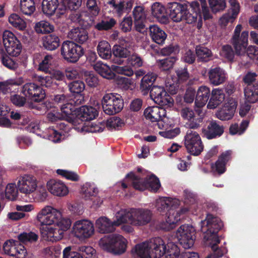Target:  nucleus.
<instances>
[{
  "mask_svg": "<svg viewBox=\"0 0 258 258\" xmlns=\"http://www.w3.org/2000/svg\"><path fill=\"white\" fill-rule=\"evenodd\" d=\"M206 221V227H202V231L205 234V240L209 241L208 245L211 247L213 252L205 258L221 257L226 252V249L224 247L217 246L220 242L217 233L222 228V223L219 218L213 217L212 215L209 214L207 215Z\"/></svg>",
  "mask_w": 258,
  "mask_h": 258,
  "instance_id": "obj_1",
  "label": "nucleus"
},
{
  "mask_svg": "<svg viewBox=\"0 0 258 258\" xmlns=\"http://www.w3.org/2000/svg\"><path fill=\"white\" fill-rule=\"evenodd\" d=\"M34 79L39 83L38 85L34 83H27L24 84L21 89V92L25 97L32 101L39 102L45 97V91L40 86L50 87L53 82L52 77L48 75H35Z\"/></svg>",
  "mask_w": 258,
  "mask_h": 258,
  "instance_id": "obj_2",
  "label": "nucleus"
},
{
  "mask_svg": "<svg viewBox=\"0 0 258 258\" xmlns=\"http://www.w3.org/2000/svg\"><path fill=\"white\" fill-rule=\"evenodd\" d=\"M99 245L102 249L113 255L124 253L126 249V240L119 234H109L100 239Z\"/></svg>",
  "mask_w": 258,
  "mask_h": 258,
  "instance_id": "obj_3",
  "label": "nucleus"
},
{
  "mask_svg": "<svg viewBox=\"0 0 258 258\" xmlns=\"http://www.w3.org/2000/svg\"><path fill=\"white\" fill-rule=\"evenodd\" d=\"M125 178L128 179L136 190L140 191L148 189L157 192L161 186L159 178L154 174L148 176L146 178H142L131 171L126 175Z\"/></svg>",
  "mask_w": 258,
  "mask_h": 258,
  "instance_id": "obj_4",
  "label": "nucleus"
},
{
  "mask_svg": "<svg viewBox=\"0 0 258 258\" xmlns=\"http://www.w3.org/2000/svg\"><path fill=\"white\" fill-rule=\"evenodd\" d=\"M103 111L105 114L112 115L120 112L124 106L122 96L117 93H107L101 100Z\"/></svg>",
  "mask_w": 258,
  "mask_h": 258,
  "instance_id": "obj_5",
  "label": "nucleus"
},
{
  "mask_svg": "<svg viewBox=\"0 0 258 258\" xmlns=\"http://www.w3.org/2000/svg\"><path fill=\"white\" fill-rule=\"evenodd\" d=\"M61 55L68 62L76 63L84 54L81 45L73 41H64L61 46Z\"/></svg>",
  "mask_w": 258,
  "mask_h": 258,
  "instance_id": "obj_6",
  "label": "nucleus"
},
{
  "mask_svg": "<svg viewBox=\"0 0 258 258\" xmlns=\"http://www.w3.org/2000/svg\"><path fill=\"white\" fill-rule=\"evenodd\" d=\"M179 203V201L176 199L162 197L157 200L156 207L159 212H166V216L169 214H176V212L184 214L189 211V209L187 207L181 208L179 211H176Z\"/></svg>",
  "mask_w": 258,
  "mask_h": 258,
  "instance_id": "obj_7",
  "label": "nucleus"
},
{
  "mask_svg": "<svg viewBox=\"0 0 258 258\" xmlns=\"http://www.w3.org/2000/svg\"><path fill=\"white\" fill-rule=\"evenodd\" d=\"M184 145L188 152L194 156L199 155L204 149L200 135L190 130L187 131L184 137Z\"/></svg>",
  "mask_w": 258,
  "mask_h": 258,
  "instance_id": "obj_8",
  "label": "nucleus"
},
{
  "mask_svg": "<svg viewBox=\"0 0 258 258\" xmlns=\"http://www.w3.org/2000/svg\"><path fill=\"white\" fill-rule=\"evenodd\" d=\"M242 28L241 24L237 25L231 38V43L237 55L244 54L246 53V48L248 44V32L244 31L240 35Z\"/></svg>",
  "mask_w": 258,
  "mask_h": 258,
  "instance_id": "obj_9",
  "label": "nucleus"
},
{
  "mask_svg": "<svg viewBox=\"0 0 258 258\" xmlns=\"http://www.w3.org/2000/svg\"><path fill=\"white\" fill-rule=\"evenodd\" d=\"M3 43L9 55L17 56L21 52L22 46L20 40L10 31L5 30L3 35Z\"/></svg>",
  "mask_w": 258,
  "mask_h": 258,
  "instance_id": "obj_10",
  "label": "nucleus"
},
{
  "mask_svg": "<svg viewBox=\"0 0 258 258\" xmlns=\"http://www.w3.org/2000/svg\"><path fill=\"white\" fill-rule=\"evenodd\" d=\"M196 230L192 226L182 225L178 229L177 236L179 243L185 249L191 247L196 239Z\"/></svg>",
  "mask_w": 258,
  "mask_h": 258,
  "instance_id": "obj_11",
  "label": "nucleus"
},
{
  "mask_svg": "<svg viewBox=\"0 0 258 258\" xmlns=\"http://www.w3.org/2000/svg\"><path fill=\"white\" fill-rule=\"evenodd\" d=\"M150 96L154 101L160 106H171L174 100L163 87L153 86L150 92Z\"/></svg>",
  "mask_w": 258,
  "mask_h": 258,
  "instance_id": "obj_12",
  "label": "nucleus"
},
{
  "mask_svg": "<svg viewBox=\"0 0 258 258\" xmlns=\"http://www.w3.org/2000/svg\"><path fill=\"white\" fill-rule=\"evenodd\" d=\"M73 230L77 237L84 239L89 238L94 232L93 224L87 220L76 221L73 226Z\"/></svg>",
  "mask_w": 258,
  "mask_h": 258,
  "instance_id": "obj_13",
  "label": "nucleus"
},
{
  "mask_svg": "<svg viewBox=\"0 0 258 258\" xmlns=\"http://www.w3.org/2000/svg\"><path fill=\"white\" fill-rule=\"evenodd\" d=\"M81 104H77L76 100L72 99L69 100L66 103L61 105V114L64 120L73 124L75 125L77 122L76 117H77L78 106Z\"/></svg>",
  "mask_w": 258,
  "mask_h": 258,
  "instance_id": "obj_14",
  "label": "nucleus"
},
{
  "mask_svg": "<svg viewBox=\"0 0 258 258\" xmlns=\"http://www.w3.org/2000/svg\"><path fill=\"white\" fill-rule=\"evenodd\" d=\"M207 76L209 83L215 86L223 84L228 79L225 70L219 66L210 68L208 70Z\"/></svg>",
  "mask_w": 258,
  "mask_h": 258,
  "instance_id": "obj_15",
  "label": "nucleus"
},
{
  "mask_svg": "<svg viewBox=\"0 0 258 258\" xmlns=\"http://www.w3.org/2000/svg\"><path fill=\"white\" fill-rule=\"evenodd\" d=\"M186 9V4L177 2L168 3L166 6V14L173 21L179 22L183 21Z\"/></svg>",
  "mask_w": 258,
  "mask_h": 258,
  "instance_id": "obj_16",
  "label": "nucleus"
},
{
  "mask_svg": "<svg viewBox=\"0 0 258 258\" xmlns=\"http://www.w3.org/2000/svg\"><path fill=\"white\" fill-rule=\"evenodd\" d=\"M231 150L226 151L219 156L215 163L211 164V170L215 176L221 175L226 171V165L231 159Z\"/></svg>",
  "mask_w": 258,
  "mask_h": 258,
  "instance_id": "obj_17",
  "label": "nucleus"
},
{
  "mask_svg": "<svg viewBox=\"0 0 258 258\" xmlns=\"http://www.w3.org/2000/svg\"><path fill=\"white\" fill-rule=\"evenodd\" d=\"M133 211V221L132 225L135 226H144L148 224L152 218V212L150 210L144 209L132 208Z\"/></svg>",
  "mask_w": 258,
  "mask_h": 258,
  "instance_id": "obj_18",
  "label": "nucleus"
},
{
  "mask_svg": "<svg viewBox=\"0 0 258 258\" xmlns=\"http://www.w3.org/2000/svg\"><path fill=\"white\" fill-rule=\"evenodd\" d=\"M60 212L51 206H46L37 215L38 221L43 225L50 226L55 216H59Z\"/></svg>",
  "mask_w": 258,
  "mask_h": 258,
  "instance_id": "obj_19",
  "label": "nucleus"
},
{
  "mask_svg": "<svg viewBox=\"0 0 258 258\" xmlns=\"http://www.w3.org/2000/svg\"><path fill=\"white\" fill-rule=\"evenodd\" d=\"M224 132V128L220 122L216 120H212L208 124L207 126L203 128L204 137L209 140L216 139L221 137Z\"/></svg>",
  "mask_w": 258,
  "mask_h": 258,
  "instance_id": "obj_20",
  "label": "nucleus"
},
{
  "mask_svg": "<svg viewBox=\"0 0 258 258\" xmlns=\"http://www.w3.org/2000/svg\"><path fill=\"white\" fill-rule=\"evenodd\" d=\"M17 185L19 190L26 195L34 191L37 187L36 179L33 176L28 175H25L21 177Z\"/></svg>",
  "mask_w": 258,
  "mask_h": 258,
  "instance_id": "obj_21",
  "label": "nucleus"
},
{
  "mask_svg": "<svg viewBox=\"0 0 258 258\" xmlns=\"http://www.w3.org/2000/svg\"><path fill=\"white\" fill-rule=\"evenodd\" d=\"M107 4L118 16L120 17L124 13L131 10L133 2L132 0H110Z\"/></svg>",
  "mask_w": 258,
  "mask_h": 258,
  "instance_id": "obj_22",
  "label": "nucleus"
},
{
  "mask_svg": "<svg viewBox=\"0 0 258 258\" xmlns=\"http://www.w3.org/2000/svg\"><path fill=\"white\" fill-rule=\"evenodd\" d=\"M231 8L220 19L221 25L226 26L229 22L232 23L239 13V5L236 0H229Z\"/></svg>",
  "mask_w": 258,
  "mask_h": 258,
  "instance_id": "obj_23",
  "label": "nucleus"
},
{
  "mask_svg": "<svg viewBox=\"0 0 258 258\" xmlns=\"http://www.w3.org/2000/svg\"><path fill=\"white\" fill-rule=\"evenodd\" d=\"M237 103L233 99H230L217 113V117L222 120L231 119L235 112Z\"/></svg>",
  "mask_w": 258,
  "mask_h": 258,
  "instance_id": "obj_24",
  "label": "nucleus"
},
{
  "mask_svg": "<svg viewBox=\"0 0 258 258\" xmlns=\"http://www.w3.org/2000/svg\"><path fill=\"white\" fill-rule=\"evenodd\" d=\"M76 120L79 124V121H87L94 119L98 115L97 110L92 107L82 106L78 108Z\"/></svg>",
  "mask_w": 258,
  "mask_h": 258,
  "instance_id": "obj_25",
  "label": "nucleus"
},
{
  "mask_svg": "<svg viewBox=\"0 0 258 258\" xmlns=\"http://www.w3.org/2000/svg\"><path fill=\"white\" fill-rule=\"evenodd\" d=\"M69 90L74 96L77 104H83L84 101V96L82 94L85 86L83 82L79 80L74 81L69 85Z\"/></svg>",
  "mask_w": 258,
  "mask_h": 258,
  "instance_id": "obj_26",
  "label": "nucleus"
},
{
  "mask_svg": "<svg viewBox=\"0 0 258 258\" xmlns=\"http://www.w3.org/2000/svg\"><path fill=\"white\" fill-rule=\"evenodd\" d=\"M190 6L191 8L189 11L188 9V6L186 5L185 14H184L183 20L188 24H192L196 22L199 15H201L200 4L197 1L192 2Z\"/></svg>",
  "mask_w": 258,
  "mask_h": 258,
  "instance_id": "obj_27",
  "label": "nucleus"
},
{
  "mask_svg": "<svg viewBox=\"0 0 258 258\" xmlns=\"http://www.w3.org/2000/svg\"><path fill=\"white\" fill-rule=\"evenodd\" d=\"M48 190L52 194L62 197L67 195L69 190L66 185L61 181L51 179L47 183Z\"/></svg>",
  "mask_w": 258,
  "mask_h": 258,
  "instance_id": "obj_28",
  "label": "nucleus"
},
{
  "mask_svg": "<svg viewBox=\"0 0 258 258\" xmlns=\"http://www.w3.org/2000/svg\"><path fill=\"white\" fill-rule=\"evenodd\" d=\"M66 127L63 122H57L56 126L49 127L48 131L47 137L49 140L54 142L58 143L64 139V135L63 130Z\"/></svg>",
  "mask_w": 258,
  "mask_h": 258,
  "instance_id": "obj_29",
  "label": "nucleus"
},
{
  "mask_svg": "<svg viewBox=\"0 0 258 258\" xmlns=\"http://www.w3.org/2000/svg\"><path fill=\"white\" fill-rule=\"evenodd\" d=\"M96 226L100 233H111L113 232L117 225L115 220L111 221L106 217H101L96 221Z\"/></svg>",
  "mask_w": 258,
  "mask_h": 258,
  "instance_id": "obj_30",
  "label": "nucleus"
},
{
  "mask_svg": "<svg viewBox=\"0 0 258 258\" xmlns=\"http://www.w3.org/2000/svg\"><path fill=\"white\" fill-rule=\"evenodd\" d=\"M165 114V110L158 106L148 107L145 109L144 112L145 118L152 122L160 121Z\"/></svg>",
  "mask_w": 258,
  "mask_h": 258,
  "instance_id": "obj_31",
  "label": "nucleus"
},
{
  "mask_svg": "<svg viewBox=\"0 0 258 258\" xmlns=\"http://www.w3.org/2000/svg\"><path fill=\"white\" fill-rule=\"evenodd\" d=\"M195 51L198 62L206 63L213 59L212 50L203 45H197Z\"/></svg>",
  "mask_w": 258,
  "mask_h": 258,
  "instance_id": "obj_32",
  "label": "nucleus"
},
{
  "mask_svg": "<svg viewBox=\"0 0 258 258\" xmlns=\"http://www.w3.org/2000/svg\"><path fill=\"white\" fill-rule=\"evenodd\" d=\"M156 79L157 75L154 73H148L143 76L140 84V90L143 95H147L150 93Z\"/></svg>",
  "mask_w": 258,
  "mask_h": 258,
  "instance_id": "obj_33",
  "label": "nucleus"
},
{
  "mask_svg": "<svg viewBox=\"0 0 258 258\" xmlns=\"http://www.w3.org/2000/svg\"><path fill=\"white\" fill-rule=\"evenodd\" d=\"M60 40L58 35L49 34L42 38V45L44 49L48 51L56 50L60 45Z\"/></svg>",
  "mask_w": 258,
  "mask_h": 258,
  "instance_id": "obj_34",
  "label": "nucleus"
},
{
  "mask_svg": "<svg viewBox=\"0 0 258 258\" xmlns=\"http://www.w3.org/2000/svg\"><path fill=\"white\" fill-rule=\"evenodd\" d=\"M211 95L210 88L206 86H200L196 92L195 105L204 106L210 99Z\"/></svg>",
  "mask_w": 258,
  "mask_h": 258,
  "instance_id": "obj_35",
  "label": "nucleus"
},
{
  "mask_svg": "<svg viewBox=\"0 0 258 258\" xmlns=\"http://www.w3.org/2000/svg\"><path fill=\"white\" fill-rule=\"evenodd\" d=\"M225 95L222 89H214L211 92V97L207 105L210 109H215L225 100Z\"/></svg>",
  "mask_w": 258,
  "mask_h": 258,
  "instance_id": "obj_36",
  "label": "nucleus"
},
{
  "mask_svg": "<svg viewBox=\"0 0 258 258\" xmlns=\"http://www.w3.org/2000/svg\"><path fill=\"white\" fill-rule=\"evenodd\" d=\"M150 36L154 42L159 45L164 43L167 34L164 30L157 25H151L149 27Z\"/></svg>",
  "mask_w": 258,
  "mask_h": 258,
  "instance_id": "obj_37",
  "label": "nucleus"
},
{
  "mask_svg": "<svg viewBox=\"0 0 258 258\" xmlns=\"http://www.w3.org/2000/svg\"><path fill=\"white\" fill-rule=\"evenodd\" d=\"M181 214H182L180 213L179 212H176V214H169L166 216V221H163L159 223V228L165 231H169L173 229L175 224L180 221V216Z\"/></svg>",
  "mask_w": 258,
  "mask_h": 258,
  "instance_id": "obj_38",
  "label": "nucleus"
},
{
  "mask_svg": "<svg viewBox=\"0 0 258 258\" xmlns=\"http://www.w3.org/2000/svg\"><path fill=\"white\" fill-rule=\"evenodd\" d=\"M151 12L152 15L159 19L162 23L168 22V18L166 14V8L160 3H154L151 7Z\"/></svg>",
  "mask_w": 258,
  "mask_h": 258,
  "instance_id": "obj_39",
  "label": "nucleus"
},
{
  "mask_svg": "<svg viewBox=\"0 0 258 258\" xmlns=\"http://www.w3.org/2000/svg\"><path fill=\"white\" fill-rule=\"evenodd\" d=\"M132 251L140 258H153L148 241L137 244Z\"/></svg>",
  "mask_w": 258,
  "mask_h": 258,
  "instance_id": "obj_40",
  "label": "nucleus"
},
{
  "mask_svg": "<svg viewBox=\"0 0 258 258\" xmlns=\"http://www.w3.org/2000/svg\"><path fill=\"white\" fill-rule=\"evenodd\" d=\"M69 37L72 39L75 43L83 44L88 39V34L87 31L82 28H75L72 30L69 33Z\"/></svg>",
  "mask_w": 258,
  "mask_h": 258,
  "instance_id": "obj_41",
  "label": "nucleus"
},
{
  "mask_svg": "<svg viewBox=\"0 0 258 258\" xmlns=\"http://www.w3.org/2000/svg\"><path fill=\"white\" fill-rule=\"evenodd\" d=\"M112 53L114 57V62L119 64L123 62L121 58L128 57L131 54L127 48L118 45H115L113 47Z\"/></svg>",
  "mask_w": 258,
  "mask_h": 258,
  "instance_id": "obj_42",
  "label": "nucleus"
},
{
  "mask_svg": "<svg viewBox=\"0 0 258 258\" xmlns=\"http://www.w3.org/2000/svg\"><path fill=\"white\" fill-rule=\"evenodd\" d=\"M133 211H132V208L130 209H121L116 214L115 220L118 226L122 223H128L132 225L133 221Z\"/></svg>",
  "mask_w": 258,
  "mask_h": 258,
  "instance_id": "obj_43",
  "label": "nucleus"
},
{
  "mask_svg": "<svg viewBox=\"0 0 258 258\" xmlns=\"http://www.w3.org/2000/svg\"><path fill=\"white\" fill-rule=\"evenodd\" d=\"M81 192L85 200H93L97 196L98 189L94 183L86 182L82 186Z\"/></svg>",
  "mask_w": 258,
  "mask_h": 258,
  "instance_id": "obj_44",
  "label": "nucleus"
},
{
  "mask_svg": "<svg viewBox=\"0 0 258 258\" xmlns=\"http://www.w3.org/2000/svg\"><path fill=\"white\" fill-rule=\"evenodd\" d=\"M95 70L101 77L107 79H112L115 74L109 66L100 61L97 62L94 66Z\"/></svg>",
  "mask_w": 258,
  "mask_h": 258,
  "instance_id": "obj_45",
  "label": "nucleus"
},
{
  "mask_svg": "<svg viewBox=\"0 0 258 258\" xmlns=\"http://www.w3.org/2000/svg\"><path fill=\"white\" fill-rule=\"evenodd\" d=\"M77 128L80 130L81 132L99 133L104 130L105 125L100 122L97 123L88 122L83 123Z\"/></svg>",
  "mask_w": 258,
  "mask_h": 258,
  "instance_id": "obj_46",
  "label": "nucleus"
},
{
  "mask_svg": "<svg viewBox=\"0 0 258 258\" xmlns=\"http://www.w3.org/2000/svg\"><path fill=\"white\" fill-rule=\"evenodd\" d=\"M244 96L246 102L254 103L258 101V83L254 86H246L244 88Z\"/></svg>",
  "mask_w": 258,
  "mask_h": 258,
  "instance_id": "obj_47",
  "label": "nucleus"
},
{
  "mask_svg": "<svg viewBox=\"0 0 258 258\" xmlns=\"http://www.w3.org/2000/svg\"><path fill=\"white\" fill-rule=\"evenodd\" d=\"M197 108L195 109L194 120L191 121L188 124V127L190 129H196L200 126L201 123L203 122V118L205 115L202 107L203 106H198L196 105Z\"/></svg>",
  "mask_w": 258,
  "mask_h": 258,
  "instance_id": "obj_48",
  "label": "nucleus"
},
{
  "mask_svg": "<svg viewBox=\"0 0 258 258\" xmlns=\"http://www.w3.org/2000/svg\"><path fill=\"white\" fill-rule=\"evenodd\" d=\"M42 10L43 13L46 15H53L58 7V0H43L42 2Z\"/></svg>",
  "mask_w": 258,
  "mask_h": 258,
  "instance_id": "obj_49",
  "label": "nucleus"
},
{
  "mask_svg": "<svg viewBox=\"0 0 258 258\" xmlns=\"http://www.w3.org/2000/svg\"><path fill=\"white\" fill-rule=\"evenodd\" d=\"M97 51L101 58L108 59L111 56L112 50H111L110 45L108 42L102 41L97 46Z\"/></svg>",
  "mask_w": 258,
  "mask_h": 258,
  "instance_id": "obj_50",
  "label": "nucleus"
},
{
  "mask_svg": "<svg viewBox=\"0 0 258 258\" xmlns=\"http://www.w3.org/2000/svg\"><path fill=\"white\" fill-rule=\"evenodd\" d=\"M37 0H21L20 9L24 15L30 16L35 11Z\"/></svg>",
  "mask_w": 258,
  "mask_h": 258,
  "instance_id": "obj_51",
  "label": "nucleus"
},
{
  "mask_svg": "<svg viewBox=\"0 0 258 258\" xmlns=\"http://www.w3.org/2000/svg\"><path fill=\"white\" fill-rule=\"evenodd\" d=\"M52 225L62 229L64 232L67 231L71 227V221L68 218H62L61 213L59 216H55L52 222Z\"/></svg>",
  "mask_w": 258,
  "mask_h": 258,
  "instance_id": "obj_52",
  "label": "nucleus"
},
{
  "mask_svg": "<svg viewBox=\"0 0 258 258\" xmlns=\"http://www.w3.org/2000/svg\"><path fill=\"white\" fill-rule=\"evenodd\" d=\"M178 59L176 56H172L164 59H159L158 61V65L159 68L163 71H169L172 69Z\"/></svg>",
  "mask_w": 258,
  "mask_h": 258,
  "instance_id": "obj_53",
  "label": "nucleus"
},
{
  "mask_svg": "<svg viewBox=\"0 0 258 258\" xmlns=\"http://www.w3.org/2000/svg\"><path fill=\"white\" fill-rule=\"evenodd\" d=\"M64 231L56 226L48 228L47 237L52 241H57L62 239Z\"/></svg>",
  "mask_w": 258,
  "mask_h": 258,
  "instance_id": "obj_54",
  "label": "nucleus"
},
{
  "mask_svg": "<svg viewBox=\"0 0 258 258\" xmlns=\"http://www.w3.org/2000/svg\"><path fill=\"white\" fill-rule=\"evenodd\" d=\"M248 124L249 121L247 120H243L239 126L236 123L232 124L229 127V133L232 135L236 134L241 135L245 131Z\"/></svg>",
  "mask_w": 258,
  "mask_h": 258,
  "instance_id": "obj_55",
  "label": "nucleus"
},
{
  "mask_svg": "<svg viewBox=\"0 0 258 258\" xmlns=\"http://www.w3.org/2000/svg\"><path fill=\"white\" fill-rule=\"evenodd\" d=\"M35 30L37 33H50L53 31L54 26L47 21H42L36 24Z\"/></svg>",
  "mask_w": 258,
  "mask_h": 258,
  "instance_id": "obj_56",
  "label": "nucleus"
},
{
  "mask_svg": "<svg viewBox=\"0 0 258 258\" xmlns=\"http://www.w3.org/2000/svg\"><path fill=\"white\" fill-rule=\"evenodd\" d=\"M9 22L14 27L20 30H24L26 27L25 21L16 14H12L10 16Z\"/></svg>",
  "mask_w": 258,
  "mask_h": 258,
  "instance_id": "obj_57",
  "label": "nucleus"
},
{
  "mask_svg": "<svg viewBox=\"0 0 258 258\" xmlns=\"http://www.w3.org/2000/svg\"><path fill=\"white\" fill-rule=\"evenodd\" d=\"M178 84H182L186 82L189 78L190 75L186 66L180 67L175 70Z\"/></svg>",
  "mask_w": 258,
  "mask_h": 258,
  "instance_id": "obj_58",
  "label": "nucleus"
},
{
  "mask_svg": "<svg viewBox=\"0 0 258 258\" xmlns=\"http://www.w3.org/2000/svg\"><path fill=\"white\" fill-rule=\"evenodd\" d=\"M38 238V235L33 232H23L18 236V241H19V243L21 242L23 244L35 242L37 240Z\"/></svg>",
  "mask_w": 258,
  "mask_h": 258,
  "instance_id": "obj_59",
  "label": "nucleus"
},
{
  "mask_svg": "<svg viewBox=\"0 0 258 258\" xmlns=\"http://www.w3.org/2000/svg\"><path fill=\"white\" fill-rule=\"evenodd\" d=\"M1 61L5 67L11 70L15 71L18 68V63L16 60L6 54L2 55Z\"/></svg>",
  "mask_w": 258,
  "mask_h": 258,
  "instance_id": "obj_60",
  "label": "nucleus"
},
{
  "mask_svg": "<svg viewBox=\"0 0 258 258\" xmlns=\"http://www.w3.org/2000/svg\"><path fill=\"white\" fill-rule=\"evenodd\" d=\"M127 63L130 66L137 69L143 66L144 60L139 54L134 53L130 54L127 58Z\"/></svg>",
  "mask_w": 258,
  "mask_h": 258,
  "instance_id": "obj_61",
  "label": "nucleus"
},
{
  "mask_svg": "<svg viewBox=\"0 0 258 258\" xmlns=\"http://www.w3.org/2000/svg\"><path fill=\"white\" fill-rule=\"evenodd\" d=\"M116 24V21L111 18L108 21L102 20L95 25V28L99 31L108 30Z\"/></svg>",
  "mask_w": 258,
  "mask_h": 258,
  "instance_id": "obj_62",
  "label": "nucleus"
},
{
  "mask_svg": "<svg viewBox=\"0 0 258 258\" xmlns=\"http://www.w3.org/2000/svg\"><path fill=\"white\" fill-rule=\"evenodd\" d=\"M123 124V121L120 118L116 116L110 117L106 122V126L107 127L117 130Z\"/></svg>",
  "mask_w": 258,
  "mask_h": 258,
  "instance_id": "obj_63",
  "label": "nucleus"
},
{
  "mask_svg": "<svg viewBox=\"0 0 258 258\" xmlns=\"http://www.w3.org/2000/svg\"><path fill=\"white\" fill-rule=\"evenodd\" d=\"M78 250V252L81 254L83 258H92L96 253L95 249L90 246H79Z\"/></svg>",
  "mask_w": 258,
  "mask_h": 258,
  "instance_id": "obj_64",
  "label": "nucleus"
}]
</instances>
